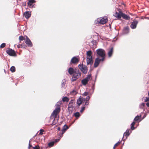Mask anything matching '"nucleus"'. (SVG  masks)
I'll return each instance as SVG.
<instances>
[{
	"instance_id": "f257e3e1",
	"label": "nucleus",
	"mask_w": 149,
	"mask_h": 149,
	"mask_svg": "<svg viewBox=\"0 0 149 149\" xmlns=\"http://www.w3.org/2000/svg\"><path fill=\"white\" fill-rule=\"evenodd\" d=\"M61 103V101L58 102L56 105L57 107L54 110L51 116V118L57 117L58 114L59 113L60 111V105Z\"/></svg>"
},
{
	"instance_id": "f03ea898",
	"label": "nucleus",
	"mask_w": 149,
	"mask_h": 149,
	"mask_svg": "<svg viewBox=\"0 0 149 149\" xmlns=\"http://www.w3.org/2000/svg\"><path fill=\"white\" fill-rule=\"evenodd\" d=\"M113 15L116 17L118 19H120L121 17H122L123 19L125 20H129L130 19V17L127 16V15L123 13L121 11H119L118 12H117L115 13Z\"/></svg>"
},
{
	"instance_id": "7ed1b4c3",
	"label": "nucleus",
	"mask_w": 149,
	"mask_h": 149,
	"mask_svg": "<svg viewBox=\"0 0 149 149\" xmlns=\"http://www.w3.org/2000/svg\"><path fill=\"white\" fill-rule=\"evenodd\" d=\"M96 52L97 55L101 58L102 61H103L105 57V52L102 49H97Z\"/></svg>"
},
{
	"instance_id": "20e7f679",
	"label": "nucleus",
	"mask_w": 149,
	"mask_h": 149,
	"mask_svg": "<svg viewBox=\"0 0 149 149\" xmlns=\"http://www.w3.org/2000/svg\"><path fill=\"white\" fill-rule=\"evenodd\" d=\"M107 21V17H104L102 18H99L97 19V22L98 23L102 24H105Z\"/></svg>"
},
{
	"instance_id": "39448f33",
	"label": "nucleus",
	"mask_w": 149,
	"mask_h": 149,
	"mask_svg": "<svg viewBox=\"0 0 149 149\" xmlns=\"http://www.w3.org/2000/svg\"><path fill=\"white\" fill-rule=\"evenodd\" d=\"M78 67L83 73L84 74L87 73L88 69L87 67L86 66L83 65L79 64V65Z\"/></svg>"
},
{
	"instance_id": "423d86ee",
	"label": "nucleus",
	"mask_w": 149,
	"mask_h": 149,
	"mask_svg": "<svg viewBox=\"0 0 149 149\" xmlns=\"http://www.w3.org/2000/svg\"><path fill=\"white\" fill-rule=\"evenodd\" d=\"M6 51V53L10 56H14L16 55L15 51L11 49H9Z\"/></svg>"
},
{
	"instance_id": "0eeeda50",
	"label": "nucleus",
	"mask_w": 149,
	"mask_h": 149,
	"mask_svg": "<svg viewBox=\"0 0 149 149\" xmlns=\"http://www.w3.org/2000/svg\"><path fill=\"white\" fill-rule=\"evenodd\" d=\"M72 102V101H71L68 105V109L70 112H71L74 109L73 105L74 104H73V102Z\"/></svg>"
},
{
	"instance_id": "6e6552de",
	"label": "nucleus",
	"mask_w": 149,
	"mask_h": 149,
	"mask_svg": "<svg viewBox=\"0 0 149 149\" xmlns=\"http://www.w3.org/2000/svg\"><path fill=\"white\" fill-rule=\"evenodd\" d=\"M36 1L34 0H29L28 2V4L29 7L31 8L35 7L34 5H32L33 3H35Z\"/></svg>"
},
{
	"instance_id": "1a4fd4ad",
	"label": "nucleus",
	"mask_w": 149,
	"mask_h": 149,
	"mask_svg": "<svg viewBox=\"0 0 149 149\" xmlns=\"http://www.w3.org/2000/svg\"><path fill=\"white\" fill-rule=\"evenodd\" d=\"M101 61H102L101 59L99 58L98 57L97 58L95 59L94 63V67L95 68L97 67Z\"/></svg>"
},
{
	"instance_id": "9d476101",
	"label": "nucleus",
	"mask_w": 149,
	"mask_h": 149,
	"mask_svg": "<svg viewBox=\"0 0 149 149\" xmlns=\"http://www.w3.org/2000/svg\"><path fill=\"white\" fill-rule=\"evenodd\" d=\"M25 42L26 44L29 47L32 46V43L31 41L30 40L28 37L26 36V39L25 41Z\"/></svg>"
},
{
	"instance_id": "9b49d317",
	"label": "nucleus",
	"mask_w": 149,
	"mask_h": 149,
	"mask_svg": "<svg viewBox=\"0 0 149 149\" xmlns=\"http://www.w3.org/2000/svg\"><path fill=\"white\" fill-rule=\"evenodd\" d=\"M81 73L78 70L75 68V80L79 78L81 76Z\"/></svg>"
},
{
	"instance_id": "f8f14e48",
	"label": "nucleus",
	"mask_w": 149,
	"mask_h": 149,
	"mask_svg": "<svg viewBox=\"0 0 149 149\" xmlns=\"http://www.w3.org/2000/svg\"><path fill=\"white\" fill-rule=\"evenodd\" d=\"M138 22L137 21H133L131 24L130 27L132 29H134L136 28Z\"/></svg>"
},
{
	"instance_id": "ddd939ff",
	"label": "nucleus",
	"mask_w": 149,
	"mask_h": 149,
	"mask_svg": "<svg viewBox=\"0 0 149 149\" xmlns=\"http://www.w3.org/2000/svg\"><path fill=\"white\" fill-rule=\"evenodd\" d=\"M68 128V127L66 125H64L61 130L62 133L61 134V136H62L63 134L65 132L66 130Z\"/></svg>"
},
{
	"instance_id": "4468645a",
	"label": "nucleus",
	"mask_w": 149,
	"mask_h": 149,
	"mask_svg": "<svg viewBox=\"0 0 149 149\" xmlns=\"http://www.w3.org/2000/svg\"><path fill=\"white\" fill-rule=\"evenodd\" d=\"M31 12L29 11H26L24 13V15L25 17L27 19L29 18L31 16Z\"/></svg>"
},
{
	"instance_id": "2eb2a0df",
	"label": "nucleus",
	"mask_w": 149,
	"mask_h": 149,
	"mask_svg": "<svg viewBox=\"0 0 149 149\" xmlns=\"http://www.w3.org/2000/svg\"><path fill=\"white\" fill-rule=\"evenodd\" d=\"M113 52V47H111V48L109 50L108 52V54L109 57L110 58L111 57Z\"/></svg>"
},
{
	"instance_id": "dca6fc26",
	"label": "nucleus",
	"mask_w": 149,
	"mask_h": 149,
	"mask_svg": "<svg viewBox=\"0 0 149 149\" xmlns=\"http://www.w3.org/2000/svg\"><path fill=\"white\" fill-rule=\"evenodd\" d=\"M86 60L87 63L88 65H92V64H93V60L92 59V57H87Z\"/></svg>"
},
{
	"instance_id": "f3484780",
	"label": "nucleus",
	"mask_w": 149,
	"mask_h": 149,
	"mask_svg": "<svg viewBox=\"0 0 149 149\" xmlns=\"http://www.w3.org/2000/svg\"><path fill=\"white\" fill-rule=\"evenodd\" d=\"M54 118L52 123L51 125H55L58 122V119L57 117Z\"/></svg>"
},
{
	"instance_id": "a211bd4d",
	"label": "nucleus",
	"mask_w": 149,
	"mask_h": 149,
	"mask_svg": "<svg viewBox=\"0 0 149 149\" xmlns=\"http://www.w3.org/2000/svg\"><path fill=\"white\" fill-rule=\"evenodd\" d=\"M92 53L91 51L89 50L86 53L87 57H92Z\"/></svg>"
},
{
	"instance_id": "6ab92c4d",
	"label": "nucleus",
	"mask_w": 149,
	"mask_h": 149,
	"mask_svg": "<svg viewBox=\"0 0 149 149\" xmlns=\"http://www.w3.org/2000/svg\"><path fill=\"white\" fill-rule=\"evenodd\" d=\"M130 130L127 129L124 134V136L125 135L127 137L130 134L129 133Z\"/></svg>"
},
{
	"instance_id": "aec40b11",
	"label": "nucleus",
	"mask_w": 149,
	"mask_h": 149,
	"mask_svg": "<svg viewBox=\"0 0 149 149\" xmlns=\"http://www.w3.org/2000/svg\"><path fill=\"white\" fill-rule=\"evenodd\" d=\"M88 82L90 80H91L92 79V78L91 77V74L88 75L87 76L84 78Z\"/></svg>"
},
{
	"instance_id": "412c9836",
	"label": "nucleus",
	"mask_w": 149,
	"mask_h": 149,
	"mask_svg": "<svg viewBox=\"0 0 149 149\" xmlns=\"http://www.w3.org/2000/svg\"><path fill=\"white\" fill-rule=\"evenodd\" d=\"M82 101L81 100V98L79 97L77 100V104L79 105L81 103Z\"/></svg>"
},
{
	"instance_id": "4be33fe9",
	"label": "nucleus",
	"mask_w": 149,
	"mask_h": 149,
	"mask_svg": "<svg viewBox=\"0 0 149 149\" xmlns=\"http://www.w3.org/2000/svg\"><path fill=\"white\" fill-rule=\"evenodd\" d=\"M88 82L85 79H83L81 81V83L84 85H86L87 84Z\"/></svg>"
},
{
	"instance_id": "5701e85b",
	"label": "nucleus",
	"mask_w": 149,
	"mask_h": 149,
	"mask_svg": "<svg viewBox=\"0 0 149 149\" xmlns=\"http://www.w3.org/2000/svg\"><path fill=\"white\" fill-rule=\"evenodd\" d=\"M68 72L70 74H72L74 72L73 69L71 68H70L68 70Z\"/></svg>"
},
{
	"instance_id": "b1692460",
	"label": "nucleus",
	"mask_w": 149,
	"mask_h": 149,
	"mask_svg": "<svg viewBox=\"0 0 149 149\" xmlns=\"http://www.w3.org/2000/svg\"><path fill=\"white\" fill-rule=\"evenodd\" d=\"M135 124V122L133 121L131 124V129L132 130H134L135 129V127H134V126Z\"/></svg>"
},
{
	"instance_id": "393cba45",
	"label": "nucleus",
	"mask_w": 149,
	"mask_h": 149,
	"mask_svg": "<svg viewBox=\"0 0 149 149\" xmlns=\"http://www.w3.org/2000/svg\"><path fill=\"white\" fill-rule=\"evenodd\" d=\"M62 100L63 102H67L69 101V99L67 97H64L63 98Z\"/></svg>"
},
{
	"instance_id": "a878e982",
	"label": "nucleus",
	"mask_w": 149,
	"mask_h": 149,
	"mask_svg": "<svg viewBox=\"0 0 149 149\" xmlns=\"http://www.w3.org/2000/svg\"><path fill=\"white\" fill-rule=\"evenodd\" d=\"M10 70L13 72H15V67L14 66H12L10 68Z\"/></svg>"
},
{
	"instance_id": "bb28decb",
	"label": "nucleus",
	"mask_w": 149,
	"mask_h": 149,
	"mask_svg": "<svg viewBox=\"0 0 149 149\" xmlns=\"http://www.w3.org/2000/svg\"><path fill=\"white\" fill-rule=\"evenodd\" d=\"M80 116L79 113L78 112L75 113V117L76 118V119H78V118Z\"/></svg>"
},
{
	"instance_id": "cd10ccee",
	"label": "nucleus",
	"mask_w": 149,
	"mask_h": 149,
	"mask_svg": "<svg viewBox=\"0 0 149 149\" xmlns=\"http://www.w3.org/2000/svg\"><path fill=\"white\" fill-rule=\"evenodd\" d=\"M54 141H52V142L49 143H48L49 146L52 147V146H53L54 145Z\"/></svg>"
},
{
	"instance_id": "c85d7f7f",
	"label": "nucleus",
	"mask_w": 149,
	"mask_h": 149,
	"mask_svg": "<svg viewBox=\"0 0 149 149\" xmlns=\"http://www.w3.org/2000/svg\"><path fill=\"white\" fill-rule=\"evenodd\" d=\"M6 46V44L5 43H3L0 46V48H3Z\"/></svg>"
},
{
	"instance_id": "c756f323",
	"label": "nucleus",
	"mask_w": 149,
	"mask_h": 149,
	"mask_svg": "<svg viewBox=\"0 0 149 149\" xmlns=\"http://www.w3.org/2000/svg\"><path fill=\"white\" fill-rule=\"evenodd\" d=\"M71 63H74V56L73 57V58L71 59L70 64Z\"/></svg>"
},
{
	"instance_id": "7c9ffc66",
	"label": "nucleus",
	"mask_w": 149,
	"mask_h": 149,
	"mask_svg": "<svg viewBox=\"0 0 149 149\" xmlns=\"http://www.w3.org/2000/svg\"><path fill=\"white\" fill-rule=\"evenodd\" d=\"M145 105V103H142L140 105V107L141 109L143 108V107Z\"/></svg>"
},
{
	"instance_id": "2f4dec72",
	"label": "nucleus",
	"mask_w": 149,
	"mask_h": 149,
	"mask_svg": "<svg viewBox=\"0 0 149 149\" xmlns=\"http://www.w3.org/2000/svg\"><path fill=\"white\" fill-rule=\"evenodd\" d=\"M139 119V116H136L134 118V120L135 121H138Z\"/></svg>"
},
{
	"instance_id": "473e14b6",
	"label": "nucleus",
	"mask_w": 149,
	"mask_h": 149,
	"mask_svg": "<svg viewBox=\"0 0 149 149\" xmlns=\"http://www.w3.org/2000/svg\"><path fill=\"white\" fill-rule=\"evenodd\" d=\"M19 39L20 41L23 40L24 39L23 36H21L19 37Z\"/></svg>"
},
{
	"instance_id": "72a5a7b5",
	"label": "nucleus",
	"mask_w": 149,
	"mask_h": 149,
	"mask_svg": "<svg viewBox=\"0 0 149 149\" xmlns=\"http://www.w3.org/2000/svg\"><path fill=\"white\" fill-rule=\"evenodd\" d=\"M33 148L34 149H39L40 147L38 146H37L33 147Z\"/></svg>"
},
{
	"instance_id": "f704fd0d",
	"label": "nucleus",
	"mask_w": 149,
	"mask_h": 149,
	"mask_svg": "<svg viewBox=\"0 0 149 149\" xmlns=\"http://www.w3.org/2000/svg\"><path fill=\"white\" fill-rule=\"evenodd\" d=\"M44 132V130L43 129H40V132L39 134L42 135L43 134V132Z\"/></svg>"
},
{
	"instance_id": "c9c22d12",
	"label": "nucleus",
	"mask_w": 149,
	"mask_h": 149,
	"mask_svg": "<svg viewBox=\"0 0 149 149\" xmlns=\"http://www.w3.org/2000/svg\"><path fill=\"white\" fill-rule=\"evenodd\" d=\"M79 61V59L75 57V63L78 62Z\"/></svg>"
},
{
	"instance_id": "e433bc0d",
	"label": "nucleus",
	"mask_w": 149,
	"mask_h": 149,
	"mask_svg": "<svg viewBox=\"0 0 149 149\" xmlns=\"http://www.w3.org/2000/svg\"><path fill=\"white\" fill-rule=\"evenodd\" d=\"M85 109V107H82L80 111V112L81 113L82 112L84 111Z\"/></svg>"
},
{
	"instance_id": "4c0bfd02",
	"label": "nucleus",
	"mask_w": 149,
	"mask_h": 149,
	"mask_svg": "<svg viewBox=\"0 0 149 149\" xmlns=\"http://www.w3.org/2000/svg\"><path fill=\"white\" fill-rule=\"evenodd\" d=\"M88 94V93L87 92H85L83 94V95L84 96H87Z\"/></svg>"
},
{
	"instance_id": "58836bf2",
	"label": "nucleus",
	"mask_w": 149,
	"mask_h": 149,
	"mask_svg": "<svg viewBox=\"0 0 149 149\" xmlns=\"http://www.w3.org/2000/svg\"><path fill=\"white\" fill-rule=\"evenodd\" d=\"M120 142H117V143H116L115 144V145H114V146H113V148H115L116 146H117V145H118V143H120Z\"/></svg>"
},
{
	"instance_id": "ea45409f",
	"label": "nucleus",
	"mask_w": 149,
	"mask_h": 149,
	"mask_svg": "<svg viewBox=\"0 0 149 149\" xmlns=\"http://www.w3.org/2000/svg\"><path fill=\"white\" fill-rule=\"evenodd\" d=\"M90 99V97L89 96H88L86 98V101H88Z\"/></svg>"
},
{
	"instance_id": "a19ab883",
	"label": "nucleus",
	"mask_w": 149,
	"mask_h": 149,
	"mask_svg": "<svg viewBox=\"0 0 149 149\" xmlns=\"http://www.w3.org/2000/svg\"><path fill=\"white\" fill-rule=\"evenodd\" d=\"M146 99L145 100V102L149 101V97H146Z\"/></svg>"
},
{
	"instance_id": "79ce46f5",
	"label": "nucleus",
	"mask_w": 149,
	"mask_h": 149,
	"mask_svg": "<svg viewBox=\"0 0 149 149\" xmlns=\"http://www.w3.org/2000/svg\"><path fill=\"white\" fill-rule=\"evenodd\" d=\"M88 104H89V102L87 101H86L85 102V105H88Z\"/></svg>"
},
{
	"instance_id": "37998d69",
	"label": "nucleus",
	"mask_w": 149,
	"mask_h": 149,
	"mask_svg": "<svg viewBox=\"0 0 149 149\" xmlns=\"http://www.w3.org/2000/svg\"><path fill=\"white\" fill-rule=\"evenodd\" d=\"M31 146H32V145H31L30 142V141H29V147H28L29 149H30V147Z\"/></svg>"
},
{
	"instance_id": "c03bdc74",
	"label": "nucleus",
	"mask_w": 149,
	"mask_h": 149,
	"mask_svg": "<svg viewBox=\"0 0 149 149\" xmlns=\"http://www.w3.org/2000/svg\"><path fill=\"white\" fill-rule=\"evenodd\" d=\"M124 30L125 31L127 32H128V28L127 27H126L125 29Z\"/></svg>"
},
{
	"instance_id": "a18cd8bd",
	"label": "nucleus",
	"mask_w": 149,
	"mask_h": 149,
	"mask_svg": "<svg viewBox=\"0 0 149 149\" xmlns=\"http://www.w3.org/2000/svg\"><path fill=\"white\" fill-rule=\"evenodd\" d=\"M72 81H74V75L73 76V77L72 78Z\"/></svg>"
},
{
	"instance_id": "49530a36",
	"label": "nucleus",
	"mask_w": 149,
	"mask_h": 149,
	"mask_svg": "<svg viewBox=\"0 0 149 149\" xmlns=\"http://www.w3.org/2000/svg\"><path fill=\"white\" fill-rule=\"evenodd\" d=\"M65 81V79H64L63 80V84H63L64 85V82Z\"/></svg>"
},
{
	"instance_id": "de8ad7c7",
	"label": "nucleus",
	"mask_w": 149,
	"mask_h": 149,
	"mask_svg": "<svg viewBox=\"0 0 149 149\" xmlns=\"http://www.w3.org/2000/svg\"><path fill=\"white\" fill-rule=\"evenodd\" d=\"M146 105L148 107H149V102H148L146 103Z\"/></svg>"
},
{
	"instance_id": "09e8293b",
	"label": "nucleus",
	"mask_w": 149,
	"mask_h": 149,
	"mask_svg": "<svg viewBox=\"0 0 149 149\" xmlns=\"http://www.w3.org/2000/svg\"><path fill=\"white\" fill-rule=\"evenodd\" d=\"M59 140V139H56L55 140V142H56L58 141Z\"/></svg>"
},
{
	"instance_id": "8fccbe9b",
	"label": "nucleus",
	"mask_w": 149,
	"mask_h": 149,
	"mask_svg": "<svg viewBox=\"0 0 149 149\" xmlns=\"http://www.w3.org/2000/svg\"><path fill=\"white\" fill-rule=\"evenodd\" d=\"M74 91V90H73V91L70 93L71 94H72L73 93Z\"/></svg>"
},
{
	"instance_id": "3c124183",
	"label": "nucleus",
	"mask_w": 149,
	"mask_h": 149,
	"mask_svg": "<svg viewBox=\"0 0 149 149\" xmlns=\"http://www.w3.org/2000/svg\"><path fill=\"white\" fill-rule=\"evenodd\" d=\"M57 130H58L60 131V128L59 127H58L57 128Z\"/></svg>"
},
{
	"instance_id": "603ef678",
	"label": "nucleus",
	"mask_w": 149,
	"mask_h": 149,
	"mask_svg": "<svg viewBox=\"0 0 149 149\" xmlns=\"http://www.w3.org/2000/svg\"><path fill=\"white\" fill-rule=\"evenodd\" d=\"M109 26H110V27H111V24H109Z\"/></svg>"
},
{
	"instance_id": "864d4df0",
	"label": "nucleus",
	"mask_w": 149,
	"mask_h": 149,
	"mask_svg": "<svg viewBox=\"0 0 149 149\" xmlns=\"http://www.w3.org/2000/svg\"><path fill=\"white\" fill-rule=\"evenodd\" d=\"M73 116H74V113H73Z\"/></svg>"
},
{
	"instance_id": "5fc2aeb1",
	"label": "nucleus",
	"mask_w": 149,
	"mask_h": 149,
	"mask_svg": "<svg viewBox=\"0 0 149 149\" xmlns=\"http://www.w3.org/2000/svg\"><path fill=\"white\" fill-rule=\"evenodd\" d=\"M19 47V45H17V47Z\"/></svg>"
},
{
	"instance_id": "6e6d98bb",
	"label": "nucleus",
	"mask_w": 149,
	"mask_h": 149,
	"mask_svg": "<svg viewBox=\"0 0 149 149\" xmlns=\"http://www.w3.org/2000/svg\"><path fill=\"white\" fill-rule=\"evenodd\" d=\"M19 47V45H17V47Z\"/></svg>"
},
{
	"instance_id": "4d7b16f0",
	"label": "nucleus",
	"mask_w": 149,
	"mask_h": 149,
	"mask_svg": "<svg viewBox=\"0 0 149 149\" xmlns=\"http://www.w3.org/2000/svg\"><path fill=\"white\" fill-rule=\"evenodd\" d=\"M75 92L76 93V91H75ZM76 94V93H75V94Z\"/></svg>"
}]
</instances>
